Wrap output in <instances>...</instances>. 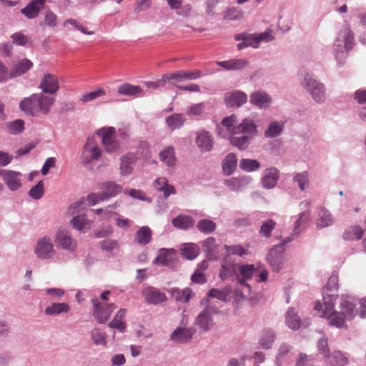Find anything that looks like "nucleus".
<instances>
[{
	"label": "nucleus",
	"mask_w": 366,
	"mask_h": 366,
	"mask_svg": "<svg viewBox=\"0 0 366 366\" xmlns=\"http://www.w3.org/2000/svg\"><path fill=\"white\" fill-rule=\"evenodd\" d=\"M69 310L70 307L67 303H53L46 307L45 313L47 315H57L61 313H67L69 312Z\"/></svg>",
	"instance_id": "473e14b6"
},
{
	"label": "nucleus",
	"mask_w": 366,
	"mask_h": 366,
	"mask_svg": "<svg viewBox=\"0 0 366 366\" xmlns=\"http://www.w3.org/2000/svg\"><path fill=\"white\" fill-rule=\"evenodd\" d=\"M227 104L229 107H240L247 101V95L241 92H235L227 94L225 97Z\"/></svg>",
	"instance_id": "cd10ccee"
},
{
	"label": "nucleus",
	"mask_w": 366,
	"mask_h": 366,
	"mask_svg": "<svg viewBox=\"0 0 366 366\" xmlns=\"http://www.w3.org/2000/svg\"><path fill=\"white\" fill-rule=\"evenodd\" d=\"M277 247L271 249L267 255V259L271 267L276 272H278L282 265L283 255L280 252H277Z\"/></svg>",
	"instance_id": "c756f323"
},
{
	"label": "nucleus",
	"mask_w": 366,
	"mask_h": 366,
	"mask_svg": "<svg viewBox=\"0 0 366 366\" xmlns=\"http://www.w3.org/2000/svg\"><path fill=\"white\" fill-rule=\"evenodd\" d=\"M105 95L106 91L102 88H98L94 91L83 94L80 98V101L82 102H87Z\"/></svg>",
	"instance_id": "09e8293b"
},
{
	"label": "nucleus",
	"mask_w": 366,
	"mask_h": 366,
	"mask_svg": "<svg viewBox=\"0 0 366 366\" xmlns=\"http://www.w3.org/2000/svg\"><path fill=\"white\" fill-rule=\"evenodd\" d=\"M102 194L105 200L115 197L122 192V187L112 182H104L102 184Z\"/></svg>",
	"instance_id": "bb28decb"
},
{
	"label": "nucleus",
	"mask_w": 366,
	"mask_h": 366,
	"mask_svg": "<svg viewBox=\"0 0 366 366\" xmlns=\"http://www.w3.org/2000/svg\"><path fill=\"white\" fill-rule=\"evenodd\" d=\"M163 78H164L166 81L169 82H172V81H175V82H181L185 81L183 70H179L173 73L166 74L163 75Z\"/></svg>",
	"instance_id": "0e129e2a"
},
{
	"label": "nucleus",
	"mask_w": 366,
	"mask_h": 366,
	"mask_svg": "<svg viewBox=\"0 0 366 366\" xmlns=\"http://www.w3.org/2000/svg\"><path fill=\"white\" fill-rule=\"evenodd\" d=\"M274 340V335L272 331L264 332L263 337L261 339L260 344L263 348L269 349L272 347Z\"/></svg>",
	"instance_id": "69168bd1"
},
{
	"label": "nucleus",
	"mask_w": 366,
	"mask_h": 366,
	"mask_svg": "<svg viewBox=\"0 0 366 366\" xmlns=\"http://www.w3.org/2000/svg\"><path fill=\"white\" fill-rule=\"evenodd\" d=\"M239 167L247 172H252L259 167V163L254 159H243L240 161Z\"/></svg>",
	"instance_id": "864d4df0"
},
{
	"label": "nucleus",
	"mask_w": 366,
	"mask_h": 366,
	"mask_svg": "<svg viewBox=\"0 0 366 366\" xmlns=\"http://www.w3.org/2000/svg\"><path fill=\"white\" fill-rule=\"evenodd\" d=\"M196 143L202 152L210 151L213 147V139L209 132H203L198 134Z\"/></svg>",
	"instance_id": "412c9836"
},
{
	"label": "nucleus",
	"mask_w": 366,
	"mask_h": 366,
	"mask_svg": "<svg viewBox=\"0 0 366 366\" xmlns=\"http://www.w3.org/2000/svg\"><path fill=\"white\" fill-rule=\"evenodd\" d=\"M39 88L45 94H55L59 89L58 77L51 73L44 74L41 80Z\"/></svg>",
	"instance_id": "9d476101"
},
{
	"label": "nucleus",
	"mask_w": 366,
	"mask_h": 366,
	"mask_svg": "<svg viewBox=\"0 0 366 366\" xmlns=\"http://www.w3.org/2000/svg\"><path fill=\"white\" fill-rule=\"evenodd\" d=\"M56 243L61 249L74 252L77 247L76 241L71 237L69 232L65 229L59 228L56 234Z\"/></svg>",
	"instance_id": "6e6552de"
},
{
	"label": "nucleus",
	"mask_w": 366,
	"mask_h": 366,
	"mask_svg": "<svg viewBox=\"0 0 366 366\" xmlns=\"http://www.w3.org/2000/svg\"><path fill=\"white\" fill-rule=\"evenodd\" d=\"M184 121V117L182 114H174L166 119L167 124L171 130L181 127Z\"/></svg>",
	"instance_id": "37998d69"
},
{
	"label": "nucleus",
	"mask_w": 366,
	"mask_h": 366,
	"mask_svg": "<svg viewBox=\"0 0 366 366\" xmlns=\"http://www.w3.org/2000/svg\"><path fill=\"white\" fill-rule=\"evenodd\" d=\"M236 122L237 117L234 114L224 118L222 122V127L227 129V134L229 137L232 135L251 133L255 131V124L252 120L246 119L237 126H234V123Z\"/></svg>",
	"instance_id": "f03ea898"
},
{
	"label": "nucleus",
	"mask_w": 366,
	"mask_h": 366,
	"mask_svg": "<svg viewBox=\"0 0 366 366\" xmlns=\"http://www.w3.org/2000/svg\"><path fill=\"white\" fill-rule=\"evenodd\" d=\"M57 16L54 12L50 10L46 11L41 25L54 28L57 25Z\"/></svg>",
	"instance_id": "5fc2aeb1"
},
{
	"label": "nucleus",
	"mask_w": 366,
	"mask_h": 366,
	"mask_svg": "<svg viewBox=\"0 0 366 366\" xmlns=\"http://www.w3.org/2000/svg\"><path fill=\"white\" fill-rule=\"evenodd\" d=\"M354 34L347 25H344L340 31L334 43V49L336 52L347 51L352 49Z\"/></svg>",
	"instance_id": "20e7f679"
},
{
	"label": "nucleus",
	"mask_w": 366,
	"mask_h": 366,
	"mask_svg": "<svg viewBox=\"0 0 366 366\" xmlns=\"http://www.w3.org/2000/svg\"><path fill=\"white\" fill-rule=\"evenodd\" d=\"M338 288V275L335 273H332L330 277L327 286L323 288V297L325 295H336L337 290ZM324 307V303L321 304L320 302H316L314 309L317 311H320L322 310Z\"/></svg>",
	"instance_id": "4468645a"
},
{
	"label": "nucleus",
	"mask_w": 366,
	"mask_h": 366,
	"mask_svg": "<svg viewBox=\"0 0 366 366\" xmlns=\"http://www.w3.org/2000/svg\"><path fill=\"white\" fill-rule=\"evenodd\" d=\"M168 291L171 294L172 298H174L176 301L182 303L189 302L192 298H193L194 295V292L190 288L180 290L176 287L172 288Z\"/></svg>",
	"instance_id": "a211bd4d"
},
{
	"label": "nucleus",
	"mask_w": 366,
	"mask_h": 366,
	"mask_svg": "<svg viewBox=\"0 0 366 366\" xmlns=\"http://www.w3.org/2000/svg\"><path fill=\"white\" fill-rule=\"evenodd\" d=\"M193 332L190 329L179 327L171 335V339L175 342H186L192 338Z\"/></svg>",
	"instance_id": "393cba45"
},
{
	"label": "nucleus",
	"mask_w": 366,
	"mask_h": 366,
	"mask_svg": "<svg viewBox=\"0 0 366 366\" xmlns=\"http://www.w3.org/2000/svg\"><path fill=\"white\" fill-rule=\"evenodd\" d=\"M102 150L94 138H88L81 157L82 164H89L99 159Z\"/></svg>",
	"instance_id": "423d86ee"
},
{
	"label": "nucleus",
	"mask_w": 366,
	"mask_h": 366,
	"mask_svg": "<svg viewBox=\"0 0 366 366\" xmlns=\"http://www.w3.org/2000/svg\"><path fill=\"white\" fill-rule=\"evenodd\" d=\"M154 187L159 190L163 191L164 197H168L172 194L175 193V189L173 186L167 184V180L164 177H160L156 179L154 183Z\"/></svg>",
	"instance_id": "4c0bfd02"
},
{
	"label": "nucleus",
	"mask_w": 366,
	"mask_h": 366,
	"mask_svg": "<svg viewBox=\"0 0 366 366\" xmlns=\"http://www.w3.org/2000/svg\"><path fill=\"white\" fill-rule=\"evenodd\" d=\"M92 338L96 345H106V335L99 329L95 328L92 330Z\"/></svg>",
	"instance_id": "e2e57ef3"
},
{
	"label": "nucleus",
	"mask_w": 366,
	"mask_h": 366,
	"mask_svg": "<svg viewBox=\"0 0 366 366\" xmlns=\"http://www.w3.org/2000/svg\"><path fill=\"white\" fill-rule=\"evenodd\" d=\"M37 96V108L39 109V113L44 115L48 114L55 103V98L53 97L47 96L45 94V93H38Z\"/></svg>",
	"instance_id": "2eb2a0df"
},
{
	"label": "nucleus",
	"mask_w": 366,
	"mask_h": 366,
	"mask_svg": "<svg viewBox=\"0 0 366 366\" xmlns=\"http://www.w3.org/2000/svg\"><path fill=\"white\" fill-rule=\"evenodd\" d=\"M285 322L290 329L296 330L300 327V319L292 308L289 309L286 313Z\"/></svg>",
	"instance_id": "ea45409f"
},
{
	"label": "nucleus",
	"mask_w": 366,
	"mask_h": 366,
	"mask_svg": "<svg viewBox=\"0 0 366 366\" xmlns=\"http://www.w3.org/2000/svg\"><path fill=\"white\" fill-rule=\"evenodd\" d=\"M315 90L309 89V93L316 102H321L325 99V89L323 84H315Z\"/></svg>",
	"instance_id": "13d9d810"
},
{
	"label": "nucleus",
	"mask_w": 366,
	"mask_h": 366,
	"mask_svg": "<svg viewBox=\"0 0 366 366\" xmlns=\"http://www.w3.org/2000/svg\"><path fill=\"white\" fill-rule=\"evenodd\" d=\"M282 124L273 122L269 124L267 130L265 132V136L267 137H275L282 132Z\"/></svg>",
	"instance_id": "4d7b16f0"
},
{
	"label": "nucleus",
	"mask_w": 366,
	"mask_h": 366,
	"mask_svg": "<svg viewBox=\"0 0 366 366\" xmlns=\"http://www.w3.org/2000/svg\"><path fill=\"white\" fill-rule=\"evenodd\" d=\"M196 324L204 331L209 330L214 325L212 317V310L206 307L197 317Z\"/></svg>",
	"instance_id": "dca6fc26"
},
{
	"label": "nucleus",
	"mask_w": 366,
	"mask_h": 366,
	"mask_svg": "<svg viewBox=\"0 0 366 366\" xmlns=\"http://www.w3.org/2000/svg\"><path fill=\"white\" fill-rule=\"evenodd\" d=\"M310 218V213L308 212H303L300 214L298 219L295 223L294 233L297 234L300 232L302 228H304L305 224L309 221Z\"/></svg>",
	"instance_id": "3c124183"
},
{
	"label": "nucleus",
	"mask_w": 366,
	"mask_h": 366,
	"mask_svg": "<svg viewBox=\"0 0 366 366\" xmlns=\"http://www.w3.org/2000/svg\"><path fill=\"white\" fill-rule=\"evenodd\" d=\"M142 295L147 302L153 305H157L164 302L167 297L164 292H162L157 288L147 287L142 291Z\"/></svg>",
	"instance_id": "f8f14e48"
},
{
	"label": "nucleus",
	"mask_w": 366,
	"mask_h": 366,
	"mask_svg": "<svg viewBox=\"0 0 366 366\" xmlns=\"http://www.w3.org/2000/svg\"><path fill=\"white\" fill-rule=\"evenodd\" d=\"M237 158L234 154L230 153L227 155L222 164L224 172L227 175L232 174L237 167Z\"/></svg>",
	"instance_id": "c9c22d12"
},
{
	"label": "nucleus",
	"mask_w": 366,
	"mask_h": 366,
	"mask_svg": "<svg viewBox=\"0 0 366 366\" xmlns=\"http://www.w3.org/2000/svg\"><path fill=\"white\" fill-rule=\"evenodd\" d=\"M176 251L174 249H162L154 262L156 264L169 265L175 257Z\"/></svg>",
	"instance_id": "4be33fe9"
},
{
	"label": "nucleus",
	"mask_w": 366,
	"mask_h": 366,
	"mask_svg": "<svg viewBox=\"0 0 366 366\" xmlns=\"http://www.w3.org/2000/svg\"><path fill=\"white\" fill-rule=\"evenodd\" d=\"M127 310L121 309L116 314L114 318L108 325L109 327L117 329L121 332H124L126 330V317Z\"/></svg>",
	"instance_id": "5701e85b"
},
{
	"label": "nucleus",
	"mask_w": 366,
	"mask_h": 366,
	"mask_svg": "<svg viewBox=\"0 0 366 366\" xmlns=\"http://www.w3.org/2000/svg\"><path fill=\"white\" fill-rule=\"evenodd\" d=\"M336 299V295H325L321 317L326 318L330 325L341 328L345 326V320H350L355 316V305L349 300H343L340 304L341 312H336L334 310Z\"/></svg>",
	"instance_id": "f257e3e1"
},
{
	"label": "nucleus",
	"mask_w": 366,
	"mask_h": 366,
	"mask_svg": "<svg viewBox=\"0 0 366 366\" xmlns=\"http://www.w3.org/2000/svg\"><path fill=\"white\" fill-rule=\"evenodd\" d=\"M197 228L204 234L213 232L216 229V224L210 219H201L197 222Z\"/></svg>",
	"instance_id": "a18cd8bd"
},
{
	"label": "nucleus",
	"mask_w": 366,
	"mask_h": 366,
	"mask_svg": "<svg viewBox=\"0 0 366 366\" xmlns=\"http://www.w3.org/2000/svg\"><path fill=\"white\" fill-rule=\"evenodd\" d=\"M44 192V183L42 181H40L31 188L29 194L34 199H39L43 196Z\"/></svg>",
	"instance_id": "bf43d9fd"
},
{
	"label": "nucleus",
	"mask_w": 366,
	"mask_h": 366,
	"mask_svg": "<svg viewBox=\"0 0 366 366\" xmlns=\"http://www.w3.org/2000/svg\"><path fill=\"white\" fill-rule=\"evenodd\" d=\"M135 162L133 154H127L121 158L120 170L123 175H128L132 172V165Z\"/></svg>",
	"instance_id": "e433bc0d"
},
{
	"label": "nucleus",
	"mask_w": 366,
	"mask_h": 366,
	"mask_svg": "<svg viewBox=\"0 0 366 366\" xmlns=\"http://www.w3.org/2000/svg\"><path fill=\"white\" fill-rule=\"evenodd\" d=\"M364 232V229L360 226H350L343 232L342 238L345 241H357L362 239Z\"/></svg>",
	"instance_id": "aec40b11"
},
{
	"label": "nucleus",
	"mask_w": 366,
	"mask_h": 366,
	"mask_svg": "<svg viewBox=\"0 0 366 366\" xmlns=\"http://www.w3.org/2000/svg\"><path fill=\"white\" fill-rule=\"evenodd\" d=\"M33 66V63L28 59L21 60L18 64L14 65L11 69V76L16 77L25 74Z\"/></svg>",
	"instance_id": "2f4dec72"
},
{
	"label": "nucleus",
	"mask_w": 366,
	"mask_h": 366,
	"mask_svg": "<svg viewBox=\"0 0 366 366\" xmlns=\"http://www.w3.org/2000/svg\"><path fill=\"white\" fill-rule=\"evenodd\" d=\"M256 268L254 264H244L239 267V272L244 280H239L241 284L248 286L245 282V280L250 279L252 275H255Z\"/></svg>",
	"instance_id": "79ce46f5"
},
{
	"label": "nucleus",
	"mask_w": 366,
	"mask_h": 366,
	"mask_svg": "<svg viewBox=\"0 0 366 366\" xmlns=\"http://www.w3.org/2000/svg\"><path fill=\"white\" fill-rule=\"evenodd\" d=\"M193 219L187 215H179L172 219L174 227L180 229H187L194 225Z\"/></svg>",
	"instance_id": "72a5a7b5"
},
{
	"label": "nucleus",
	"mask_w": 366,
	"mask_h": 366,
	"mask_svg": "<svg viewBox=\"0 0 366 366\" xmlns=\"http://www.w3.org/2000/svg\"><path fill=\"white\" fill-rule=\"evenodd\" d=\"M235 39L242 40V42L237 45V49L242 50L248 46L257 48L261 41H270L274 39L269 32L261 33L258 35L251 34H239L235 36Z\"/></svg>",
	"instance_id": "7ed1b4c3"
},
{
	"label": "nucleus",
	"mask_w": 366,
	"mask_h": 366,
	"mask_svg": "<svg viewBox=\"0 0 366 366\" xmlns=\"http://www.w3.org/2000/svg\"><path fill=\"white\" fill-rule=\"evenodd\" d=\"M94 316L99 323H105L109 318L115 306L113 303L102 305L97 299H93Z\"/></svg>",
	"instance_id": "1a4fd4ad"
},
{
	"label": "nucleus",
	"mask_w": 366,
	"mask_h": 366,
	"mask_svg": "<svg viewBox=\"0 0 366 366\" xmlns=\"http://www.w3.org/2000/svg\"><path fill=\"white\" fill-rule=\"evenodd\" d=\"M294 182L297 183L302 191H304L309 185V175L307 172L297 173L293 178Z\"/></svg>",
	"instance_id": "8fccbe9b"
},
{
	"label": "nucleus",
	"mask_w": 366,
	"mask_h": 366,
	"mask_svg": "<svg viewBox=\"0 0 366 366\" xmlns=\"http://www.w3.org/2000/svg\"><path fill=\"white\" fill-rule=\"evenodd\" d=\"M217 64L226 70H239L247 65V61L242 59H232L227 61H217Z\"/></svg>",
	"instance_id": "b1692460"
},
{
	"label": "nucleus",
	"mask_w": 366,
	"mask_h": 366,
	"mask_svg": "<svg viewBox=\"0 0 366 366\" xmlns=\"http://www.w3.org/2000/svg\"><path fill=\"white\" fill-rule=\"evenodd\" d=\"M279 178L278 170L276 168H270L265 171L262 179V184L264 187L273 188Z\"/></svg>",
	"instance_id": "a878e982"
},
{
	"label": "nucleus",
	"mask_w": 366,
	"mask_h": 366,
	"mask_svg": "<svg viewBox=\"0 0 366 366\" xmlns=\"http://www.w3.org/2000/svg\"><path fill=\"white\" fill-rule=\"evenodd\" d=\"M152 232L147 226L140 227L136 233L137 242L142 245L149 244L152 239Z\"/></svg>",
	"instance_id": "f704fd0d"
},
{
	"label": "nucleus",
	"mask_w": 366,
	"mask_h": 366,
	"mask_svg": "<svg viewBox=\"0 0 366 366\" xmlns=\"http://www.w3.org/2000/svg\"><path fill=\"white\" fill-rule=\"evenodd\" d=\"M71 224L76 229L86 232L91 228L92 222L84 215H77L71 220Z\"/></svg>",
	"instance_id": "7c9ffc66"
},
{
	"label": "nucleus",
	"mask_w": 366,
	"mask_h": 366,
	"mask_svg": "<svg viewBox=\"0 0 366 366\" xmlns=\"http://www.w3.org/2000/svg\"><path fill=\"white\" fill-rule=\"evenodd\" d=\"M290 350L291 347L286 343H283L280 345L276 357V361L278 365H280L285 360V357L289 355Z\"/></svg>",
	"instance_id": "052dcab7"
},
{
	"label": "nucleus",
	"mask_w": 366,
	"mask_h": 366,
	"mask_svg": "<svg viewBox=\"0 0 366 366\" xmlns=\"http://www.w3.org/2000/svg\"><path fill=\"white\" fill-rule=\"evenodd\" d=\"M250 102L259 107H267L271 103V98L264 92H257L251 95Z\"/></svg>",
	"instance_id": "c85d7f7f"
},
{
	"label": "nucleus",
	"mask_w": 366,
	"mask_h": 366,
	"mask_svg": "<svg viewBox=\"0 0 366 366\" xmlns=\"http://www.w3.org/2000/svg\"><path fill=\"white\" fill-rule=\"evenodd\" d=\"M327 359L332 366H345L347 363V357L340 351H335Z\"/></svg>",
	"instance_id": "49530a36"
},
{
	"label": "nucleus",
	"mask_w": 366,
	"mask_h": 366,
	"mask_svg": "<svg viewBox=\"0 0 366 366\" xmlns=\"http://www.w3.org/2000/svg\"><path fill=\"white\" fill-rule=\"evenodd\" d=\"M182 253L184 257L189 259H194L199 254V247L195 244H185L182 249Z\"/></svg>",
	"instance_id": "c03bdc74"
},
{
	"label": "nucleus",
	"mask_w": 366,
	"mask_h": 366,
	"mask_svg": "<svg viewBox=\"0 0 366 366\" xmlns=\"http://www.w3.org/2000/svg\"><path fill=\"white\" fill-rule=\"evenodd\" d=\"M118 94L124 96L137 97H143L144 94V90L137 85H132L129 83H124L117 88Z\"/></svg>",
	"instance_id": "f3484780"
},
{
	"label": "nucleus",
	"mask_w": 366,
	"mask_h": 366,
	"mask_svg": "<svg viewBox=\"0 0 366 366\" xmlns=\"http://www.w3.org/2000/svg\"><path fill=\"white\" fill-rule=\"evenodd\" d=\"M333 223V219L331 214L325 209L322 208L318 213L317 219V226L320 228L325 227Z\"/></svg>",
	"instance_id": "58836bf2"
},
{
	"label": "nucleus",
	"mask_w": 366,
	"mask_h": 366,
	"mask_svg": "<svg viewBox=\"0 0 366 366\" xmlns=\"http://www.w3.org/2000/svg\"><path fill=\"white\" fill-rule=\"evenodd\" d=\"M41 9L33 4H28L26 7L21 9V13L29 19H34L38 16Z\"/></svg>",
	"instance_id": "6e6d98bb"
},
{
	"label": "nucleus",
	"mask_w": 366,
	"mask_h": 366,
	"mask_svg": "<svg viewBox=\"0 0 366 366\" xmlns=\"http://www.w3.org/2000/svg\"><path fill=\"white\" fill-rule=\"evenodd\" d=\"M161 161L168 166H174L176 163L174 149L172 147H168L159 154Z\"/></svg>",
	"instance_id": "a19ab883"
},
{
	"label": "nucleus",
	"mask_w": 366,
	"mask_h": 366,
	"mask_svg": "<svg viewBox=\"0 0 366 366\" xmlns=\"http://www.w3.org/2000/svg\"><path fill=\"white\" fill-rule=\"evenodd\" d=\"M67 24L71 25L74 29L86 35H92L93 31H88L86 28L74 19H68L64 22V26Z\"/></svg>",
	"instance_id": "680f3d73"
},
{
	"label": "nucleus",
	"mask_w": 366,
	"mask_h": 366,
	"mask_svg": "<svg viewBox=\"0 0 366 366\" xmlns=\"http://www.w3.org/2000/svg\"><path fill=\"white\" fill-rule=\"evenodd\" d=\"M35 253L39 259H50L55 253L51 239L49 237L40 238L35 247Z\"/></svg>",
	"instance_id": "0eeeda50"
},
{
	"label": "nucleus",
	"mask_w": 366,
	"mask_h": 366,
	"mask_svg": "<svg viewBox=\"0 0 366 366\" xmlns=\"http://www.w3.org/2000/svg\"><path fill=\"white\" fill-rule=\"evenodd\" d=\"M9 129L10 132L13 134L21 133L24 129V122L23 120L16 119L13 122L9 123Z\"/></svg>",
	"instance_id": "338daca9"
},
{
	"label": "nucleus",
	"mask_w": 366,
	"mask_h": 366,
	"mask_svg": "<svg viewBox=\"0 0 366 366\" xmlns=\"http://www.w3.org/2000/svg\"><path fill=\"white\" fill-rule=\"evenodd\" d=\"M114 127L102 128L97 132V135L102 139V143L109 153L116 152L120 149V144L116 139Z\"/></svg>",
	"instance_id": "39448f33"
},
{
	"label": "nucleus",
	"mask_w": 366,
	"mask_h": 366,
	"mask_svg": "<svg viewBox=\"0 0 366 366\" xmlns=\"http://www.w3.org/2000/svg\"><path fill=\"white\" fill-rule=\"evenodd\" d=\"M276 226V222L273 219H267L264 221L260 227L259 234L262 237L268 238L271 236L272 230Z\"/></svg>",
	"instance_id": "de8ad7c7"
},
{
	"label": "nucleus",
	"mask_w": 366,
	"mask_h": 366,
	"mask_svg": "<svg viewBox=\"0 0 366 366\" xmlns=\"http://www.w3.org/2000/svg\"><path fill=\"white\" fill-rule=\"evenodd\" d=\"M256 130L247 134H242L241 137H236L232 135L229 137L230 143L237 147L238 149L243 150L247 148L250 139L255 134Z\"/></svg>",
	"instance_id": "6ab92c4d"
},
{
	"label": "nucleus",
	"mask_w": 366,
	"mask_h": 366,
	"mask_svg": "<svg viewBox=\"0 0 366 366\" xmlns=\"http://www.w3.org/2000/svg\"><path fill=\"white\" fill-rule=\"evenodd\" d=\"M37 98V94H33L29 97L22 99L19 104L21 110L33 117L37 116L39 114Z\"/></svg>",
	"instance_id": "ddd939ff"
},
{
	"label": "nucleus",
	"mask_w": 366,
	"mask_h": 366,
	"mask_svg": "<svg viewBox=\"0 0 366 366\" xmlns=\"http://www.w3.org/2000/svg\"><path fill=\"white\" fill-rule=\"evenodd\" d=\"M317 348L319 352L323 356L325 359L330 357V351L328 347V342L326 338H321L317 342Z\"/></svg>",
	"instance_id": "774afa93"
},
{
	"label": "nucleus",
	"mask_w": 366,
	"mask_h": 366,
	"mask_svg": "<svg viewBox=\"0 0 366 366\" xmlns=\"http://www.w3.org/2000/svg\"><path fill=\"white\" fill-rule=\"evenodd\" d=\"M21 173L12 170H1L2 179L11 191H16L21 187Z\"/></svg>",
	"instance_id": "9b49d317"
},
{
	"label": "nucleus",
	"mask_w": 366,
	"mask_h": 366,
	"mask_svg": "<svg viewBox=\"0 0 366 366\" xmlns=\"http://www.w3.org/2000/svg\"><path fill=\"white\" fill-rule=\"evenodd\" d=\"M232 290L229 287H225L221 290L217 289H212L209 292L210 297L217 298L222 301H226L227 296L231 293Z\"/></svg>",
	"instance_id": "603ef678"
}]
</instances>
